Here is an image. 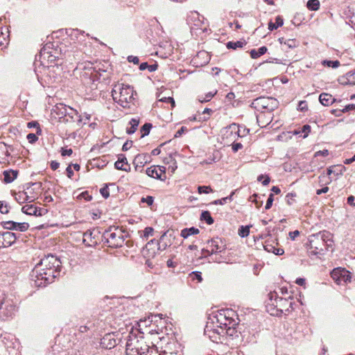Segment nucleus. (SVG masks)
Segmentation results:
<instances>
[{"label":"nucleus","instance_id":"1a4fd4ad","mask_svg":"<svg viewBox=\"0 0 355 355\" xmlns=\"http://www.w3.org/2000/svg\"><path fill=\"white\" fill-rule=\"evenodd\" d=\"M232 312L229 311H220L216 315V327L217 329H225L228 326H236V321L230 316Z\"/></svg>","mask_w":355,"mask_h":355},{"label":"nucleus","instance_id":"9b49d317","mask_svg":"<svg viewBox=\"0 0 355 355\" xmlns=\"http://www.w3.org/2000/svg\"><path fill=\"white\" fill-rule=\"evenodd\" d=\"M331 277L338 285L351 282V273L344 268H335L331 272Z\"/></svg>","mask_w":355,"mask_h":355},{"label":"nucleus","instance_id":"c756f323","mask_svg":"<svg viewBox=\"0 0 355 355\" xmlns=\"http://www.w3.org/2000/svg\"><path fill=\"white\" fill-rule=\"evenodd\" d=\"M200 232L198 228L191 227L189 228H184L181 231L180 236L184 239L188 238L189 236L198 234Z\"/></svg>","mask_w":355,"mask_h":355},{"label":"nucleus","instance_id":"dca6fc26","mask_svg":"<svg viewBox=\"0 0 355 355\" xmlns=\"http://www.w3.org/2000/svg\"><path fill=\"white\" fill-rule=\"evenodd\" d=\"M63 122L76 123L78 126L81 125L82 119L80 115L78 114L77 110L71 107H68L66 112V116L62 119Z\"/></svg>","mask_w":355,"mask_h":355},{"label":"nucleus","instance_id":"423d86ee","mask_svg":"<svg viewBox=\"0 0 355 355\" xmlns=\"http://www.w3.org/2000/svg\"><path fill=\"white\" fill-rule=\"evenodd\" d=\"M329 232H319L309 236V246L310 255L323 254L326 240L329 236Z\"/></svg>","mask_w":355,"mask_h":355},{"label":"nucleus","instance_id":"cd10ccee","mask_svg":"<svg viewBox=\"0 0 355 355\" xmlns=\"http://www.w3.org/2000/svg\"><path fill=\"white\" fill-rule=\"evenodd\" d=\"M214 331H216V332L218 334H221L222 336L225 335H228L230 336H233L236 332L235 326H228L225 329H213ZM214 333L215 331H213Z\"/></svg>","mask_w":355,"mask_h":355},{"label":"nucleus","instance_id":"680f3d73","mask_svg":"<svg viewBox=\"0 0 355 355\" xmlns=\"http://www.w3.org/2000/svg\"><path fill=\"white\" fill-rule=\"evenodd\" d=\"M73 153V150L71 148H63L61 149V155L62 156H70Z\"/></svg>","mask_w":355,"mask_h":355},{"label":"nucleus","instance_id":"9d476101","mask_svg":"<svg viewBox=\"0 0 355 355\" xmlns=\"http://www.w3.org/2000/svg\"><path fill=\"white\" fill-rule=\"evenodd\" d=\"M207 248L209 249H202L203 252H207L208 255L220 253L226 250L225 242L219 237H215L207 242Z\"/></svg>","mask_w":355,"mask_h":355},{"label":"nucleus","instance_id":"20e7f679","mask_svg":"<svg viewBox=\"0 0 355 355\" xmlns=\"http://www.w3.org/2000/svg\"><path fill=\"white\" fill-rule=\"evenodd\" d=\"M100 62H87L79 64L76 69L80 71V77L85 83H94L100 79L102 73L106 72V69L101 67Z\"/></svg>","mask_w":355,"mask_h":355},{"label":"nucleus","instance_id":"09e8293b","mask_svg":"<svg viewBox=\"0 0 355 355\" xmlns=\"http://www.w3.org/2000/svg\"><path fill=\"white\" fill-rule=\"evenodd\" d=\"M331 175H333V166L329 167L327 170L326 175L327 176V180L324 182L325 185L329 184L332 182L333 177Z\"/></svg>","mask_w":355,"mask_h":355},{"label":"nucleus","instance_id":"e2e57ef3","mask_svg":"<svg viewBox=\"0 0 355 355\" xmlns=\"http://www.w3.org/2000/svg\"><path fill=\"white\" fill-rule=\"evenodd\" d=\"M352 110L355 111V104H354V103L348 104V105H345V107L342 110L343 113L347 112L349 111H352Z\"/></svg>","mask_w":355,"mask_h":355},{"label":"nucleus","instance_id":"bf43d9fd","mask_svg":"<svg viewBox=\"0 0 355 355\" xmlns=\"http://www.w3.org/2000/svg\"><path fill=\"white\" fill-rule=\"evenodd\" d=\"M26 138L28 140L29 143H31V144L35 143L38 139L36 135H35L33 133L28 134Z\"/></svg>","mask_w":355,"mask_h":355},{"label":"nucleus","instance_id":"7ed1b4c3","mask_svg":"<svg viewBox=\"0 0 355 355\" xmlns=\"http://www.w3.org/2000/svg\"><path fill=\"white\" fill-rule=\"evenodd\" d=\"M135 95L137 93L134 91L133 87L123 83L116 84L112 90L114 101L124 108L134 105Z\"/></svg>","mask_w":355,"mask_h":355},{"label":"nucleus","instance_id":"f257e3e1","mask_svg":"<svg viewBox=\"0 0 355 355\" xmlns=\"http://www.w3.org/2000/svg\"><path fill=\"white\" fill-rule=\"evenodd\" d=\"M61 262L52 254L45 256L35 265L30 275L33 285L36 287L46 286L52 283L60 272Z\"/></svg>","mask_w":355,"mask_h":355},{"label":"nucleus","instance_id":"79ce46f5","mask_svg":"<svg viewBox=\"0 0 355 355\" xmlns=\"http://www.w3.org/2000/svg\"><path fill=\"white\" fill-rule=\"evenodd\" d=\"M299 44V42L295 39H287L286 41H285L284 45L286 46L288 49H294L298 46Z\"/></svg>","mask_w":355,"mask_h":355},{"label":"nucleus","instance_id":"f03ea898","mask_svg":"<svg viewBox=\"0 0 355 355\" xmlns=\"http://www.w3.org/2000/svg\"><path fill=\"white\" fill-rule=\"evenodd\" d=\"M291 296L288 298L279 297L276 292L268 294V302L266 304L267 311L275 316H281L284 311L290 312L294 310L295 302Z\"/></svg>","mask_w":355,"mask_h":355},{"label":"nucleus","instance_id":"e433bc0d","mask_svg":"<svg viewBox=\"0 0 355 355\" xmlns=\"http://www.w3.org/2000/svg\"><path fill=\"white\" fill-rule=\"evenodd\" d=\"M306 6L310 10H318L320 8V1L318 0H309Z\"/></svg>","mask_w":355,"mask_h":355},{"label":"nucleus","instance_id":"72a5a7b5","mask_svg":"<svg viewBox=\"0 0 355 355\" xmlns=\"http://www.w3.org/2000/svg\"><path fill=\"white\" fill-rule=\"evenodd\" d=\"M139 68L141 71L148 69L150 72H153L157 69L158 64L157 63L148 64V62H142L140 64Z\"/></svg>","mask_w":355,"mask_h":355},{"label":"nucleus","instance_id":"69168bd1","mask_svg":"<svg viewBox=\"0 0 355 355\" xmlns=\"http://www.w3.org/2000/svg\"><path fill=\"white\" fill-rule=\"evenodd\" d=\"M127 60L129 62H132L135 64H138L139 62V59L137 56L129 55Z\"/></svg>","mask_w":355,"mask_h":355},{"label":"nucleus","instance_id":"f704fd0d","mask_svg":"<svg viewBox=\"0 0 355 355\" xmlns=\"http://www.w3.org/2000/svg\"><path fill=\"white\" fill-rule=\"evenodd\" d=\"M200 219L205 220L208 225H212L214 222L209 211H203L201 213Z\"/></svg>","mask_w":355,"mask_h":355},{"label":"nucleus","instance_id":"6ab92c4d","mask_svg":"<svg viewBox=\"0 0 355 355\" xmlns=\"http://www.w3.org/2000/svg\"><path fill=\"white\" fill-rule=\"evenodd\" d=\"M146 174L156 179L162 180L164 179L162 178V174L166 173V168L163 166H159V169L157 170L155 166H150L146 169Z\"/></svg>","mask_w":355,"mask_h":355},{"label":"nucleus","instance_id":"603ef678","mask_svg":"<svg viewBox=\"0 0 355 355\" xmlns=\"http://www.w3.org/2000/svg\"><path fill=\"white\" fill-rule=\"evenodd\" d=\"M166 233L164 232L160 237L159 242L158 243V250H164L167 247V244L166 243H163L162 241L164 236H166Z\"/></svg>","mask_w":355,"mask_h":355},{"label":"nucleus","instance_id":"774afa93","mask_svg":"<svg viewBox=\"0 0 355 355\" xmlns=\"http://www.w3.org/2000/svg\"><path fill=\"white\" fill-rule=\"evenodd\" d=\"M347 203L349 205L355 206V197L353 196H350L347 198Z\"/></svg>","mask_w":355,"mask_h":355},{"label":"nucleus","instance_id":"b1692460","mask_svg":"<svg viewBox=\"0 0 355 355\" xmlns=\"http://www.w3.org/2000/svg\"><path fill=\"white\" fill-rule=\"evenodd\" d=\"M19 171L17 170H6L3 172V182L6 184H9L12 182L18 175Z\"/></svg>","mask_w":355,"mask_h":355},{"label":"nucleus","instance_id":"c03bdc74","mask_svg":"<svg viewBox=\"0 0 355 355\" xmlns=\"http://www.w3.org/2000/svg\"><path fill=\"white\" fill-rule=\"evenodd\" d=\"M216 94V92H215L214 93H213V92H208L207 94H205V96L204 97L203 96H199L198 101L200 103L208 102L214 96V95Z\"/></svg>","mask_w":355,"mask_h":355},{"label":"nucleus","instance_id":"58836bf2","mask_svg":"<svg viewBox=\"0 0 355 355\" xmlns=\"http://www.w3.org/2000/svg\"><path fill=\"white\" fill-rule=\"evenodd\" d=\"M250 225L241 226L239 229V235L242 238L248 236L250 234Z\"/></svg>","mask_w":355,"mask_h":355},{"label":"nucleus","instance_id":"39448f33","mask_svg":"<svg viewBox=\"0 0 355 355\" xmlns=\"http://www.w3.org/2000/svg\"><path fill=\"white\" fill-rule=\"evenodd\" d=\"M124 231L119 227H110L106 230L103 235L102 241L106 243L108 247L117 248L123 246L125 237Z\"/></svg>","mask_w":355,"mask_h":355},{"label":"nucleus","instance_id":"ddd939ff","mask_svg":"<svg viewBox=\"0 0 355 355\" xmlns=\"http://www.w3.org/2000/svg\"><path fill=\"white\" fill-rule=\"evenodd\" d=\"M19 235V234H17L9 231L0 232V248H8L13 245Z\"/></svg>","mask_w":355,"mask_h":355},{"label":"nucleus","instance_id":"5701e85b","mask_svg":"<svg viewBox=\"0 0 355 355\" xmlns=\"http://www.w3.org/2000/svg\"><path fill=\"white\" fill-rule=\"evenodd\" d=\"M339 81L343 85H355V69L348 71Z\"/></svg>","mask_w":355,"mask_h":355},{"label":"nucleus","instance_id":"37998d69","mask_svg":"<svg viewBox=\"0 0 355 355\" xmlns=\"http://www.w3.org/2000/svg\"><path fill=\"white\" fill-rule=\"evenodd\" d=\"M322 64L331 68H337L340 66V62L338 60H324Z\"/></svg>","mask_w":355,"mask_h":355},{"label":"nucleus","instance_id":"2f4dec72","mask_svg":"<svg viewBox=\"0 0 355 355\" xmlns=\"http://www.w3.org/2000/svg\"><path fill=\"white\" fill-rule=\"evenodd\" d=\"M284 24V20L281 16H277L275 18V23L270 21L268 23V29L272 31L282 26Z\"/></svg>","mask_w":355,"mask_h":355},{"label":"nucleus","instance_id":"4468645a","mask_svg":"<svg viewBox=\"0 0 355 355\" xmlns=\"http://www.w3.org/2000/svg\"><path fill=\"white\" fill-rule=\"evenodd\" d=\"M241 126L236 123H232L225 128V133L223 134V139L236 140L238 137H241Z\"/></svg>","mask_w":355,"mask_h":355},{"label":"nucleus","instance_id":"ea45409f","mask_svg":"<svg viewBox=\"0 0 355 355\" xmlns=\"http://www.w3.org/2000/svg\"><path fill=\"white\" fill-rule=\"evenodd\" d=\"M345 168L342 165L333 166V175L337 178L338 176L342 175Z\"/></svg>","mask_w":355,"mask_h":355},{"label":"nucleus","instance_id":"49530a36","mask_svg":"<svg viewBox=\"0 0 355 355\" xmlns=\"http://www.w3.org/2000/svg\"><path fill=\"white\" fill-rule=\"evenodd\" d=\"M296 197L295 193H288L286 196V201L288 205H292L295 202V198Z\"/></svg>","mask_w":355,"mask_h":355},{"label":"nucleus","instance_id":"0eeeda50","mask_svg":"<svg viewBox=\"0 0 355 355\" xmlns=\"http://www.w3.org/2000/svg\"><path fill=\"white\" fill-rule=\"evenodd\" d=\"M278 106L277 101L272 97L260 96L254 99L251 107L261 112H271Z\"/></svg>","mask_w":355,"mask_h":355},{"label":"nucleus","instance_id":"f3484780","mask_svg":"<svg viewBox=\"0 0 355 355\" xmlns=\"http://www.w3.org/2000/svg\"><path fill=\"white\" fill-rule=\"evenodd\" d=\"M21 211L26 215L42 216L47 213V209L36 207L33 205H26L22 207Z\"/></svg>","mask_w":355,"mask_h":355},{"label":"nucleus","instance_id":"6e6552de","mask_svg":"<svg viewBox=\"0 0 355 355\" xmlns=\"http://www.w3.org/2000/svg\"><path fill=\"white\" fill-rule=\"evenodd\" d=\"M16 311V304L12 299L4 297L0 300V318L2 320L12 318Z\"/></svg>","mask_w":355,"mask_h":355},{"label":"nucleus","instance_id":"052dcab7","mask_svg":"<svg viewBox=\"0 0 355 355\" xmlns=\"http://www.w3.org/2000/svg\"><path fill=\"white\" fill-rule=\"evenodd\" d=\"M243 148V145L241 143L233 142L232 144V149L234 153H236L239 150Z\"/></svg>","mask_w":355,"mask_h":355},{"label":"nucleus","instance_id":"7c9ffc66","mask_svg":"<svg viewBox=\"0 0 355 355\" xmlns=\"http://www.w3.org/2000/svg\"><path fill=\"white\" fill-rule=\"evenodd\" d=\"M139 124V119L133 118L129 121L130 128H126V132L128 135H132L135 132L137 129V127Z\"/></svg>","mask_w":355,"mask_h":355},{"label":"nucleus","instance_id":"f8f14e48","mask_svg":"<svg viewBox=\"0 0 355 355\" xmlns=\"http://www.w3.org/2000/svg\"><path fill=\"white\" fill-rule=\"evenodd\" d=\"M100 232L98 230H88L83 233V243L87 247H96L98 243Z\"/></svg>","mask_w":355,"mask_h":355},{"label":"nucleus","instance_id":"5fc2aeb1","mask_svg":"<svg viewBox=\"0 0 355 355\" xmlns=\"http://www.w3.org/2000/svg\"><path fill=\"white\" fill-rule=\"evenodd\" d=\"M274 196L272 193H270L268 196V198L266 201V206H265V209L266 210L270 209V207H272V202L274 201V198H273Z\"/></svg>","mask_w":355,"mask_h":355},{"label":"nucleus","instance_id":"4c0bfd02","mask_svg":"<svg viewBox=\"0 0 355 355\" xmlns=\"http://www.w3.org/2000/svg\"><path fill=\"white\" fill-rule=\"evenodd\" d=\"M152 126V124L150 123H146L144 125H143L140 129L141 133V137H144L145 136L148 135Z\"/></svg>","mask_w":355,"mask_h":355},{"label":"nucleus","instance_id":"2eb2a0df","mask_svg":"<svg viewBox=\"0 0 355 355\" xmlns=\"http://www.w3.org/2000/svg\"><path fill=\"white\" fill-rule=\"evenodd\" d=\"M1 225L6 230H17L21 232H26L29 227L28 223H17L12 220L2 221Z\"/></svg>","mask_w":355,"mask_h":355},{"label":"nucleus","instance_id":"6e6d98bb","mask_svg":"<svg viewBox=\"0 0 355 355\" xmlns=\"http://www.w3.org/2000/svg\"><path fill=\"white\" fill-rule=\"evenodd\" d=\"M27 126L28 128H37V134H40L42 130L39 127V123L37 122V121H31V122H28V124H27Z\"/></svg>","mask_w":355,"mask_h":355},{"label":"nucleus","instance_id":"a18cd8bd","mask_svg":"<svg viewBox=\"0 0 355 355\" xmlns=\"http://www.w3.org/2000/svg\"><path fill=\"white\" fill-rule=\"evenodd\" d=\"M198 191L200 194L201 193H209L213 192V189L210 186H199L198 187Z\"/></svg>","mask_w":355,"mask_h":355},{"label":"nucleus","instance_id":"de8ad7c7","mask_svg":"<svg viewBox=\"0 0 355 355\" xmlns=\"http://www.w3.org/2000/svg\"><path fill=\"white\" fill-rule=\"evenodd\" d=\"M114 167L117 170H121L125 171H130V166L128 165V167H123V164L121 163V161L117 160L114 163Z\"/></svg>","mask_w":355,"mask_h":355},{"label":"nucleus","instance_id":"3c124183","mask_svg":"<svg viewBox=\"0 0 355 355\" xmlns=\"http://www.w3.org/2000/svg\"><path fill=\"white\" fill-rule=\"evenodd\" d=\"M300 132L301 133H304L303 138L307 137L309 133L311 132V126L308 124L303 125L300 129Z\"/></svg>","mask_w":355,"mask_h":355},{"label":"nucleus","instance_id":"c85d7f7f","mask_svg":"<svg viewBox=\"0 0 355 355\" xmlns=\"http://www.w3.org/2000/svg\"><path fill=\"white\" fill-rule=\"evenodd\" d=\"M268 51V49L266 46H263L257 49H252L250 51V56L252 59H257L259 58L261 55L265 54Z\"/></svg>","mask_w":355,"mask_h":355},{"label":"nucleus","instance_id":"4d7b16f0","mask_svg":"<svg viewBox=\"0 0 355 355\" xmlns=\"http://www.w3.org/2000/svg\"><path fill=\"white\" fill-rule=\"evenodd\" d=\"M100 193L104 198H107L110 196V192L107 186L100 189Z\"/></svg>","mask_w":355,"mask_h":355},{"label":"nucleus","instance_id":"13d9d810","mask_svg":"<svg viewBox=\"0 0 355 355\" xmlns=\"http://www.w3.org/2000/svg\"><path fill=\"white\" fill-rule=\"evenodd\" d=\"M141 201L142 202H146L148 206H150L153 204L154 198L153 196H148L146 198H142Z\"/></svg>","mask_w":355,"mask_h":355},{"label":"nucleus","instance_id":"393cba45","mask_svg":"<svg viewBox=\"0 0 355 355\" xmlns=\"http://www.w3.org/2000/svg\"><path fill=\"white\" fill-rule=\"evenodd\" d=\"M149 162V155L148 154H139L134 159V164L136 165L135 168L138 166L143 167Z\"/></svg>","mask_w":355,"mask_h":355},{"label":"nucleus","instance_id":"8fccbe9b","mask_svg":"<svg viewBox=\"0 0 355 355\" xmlns=\"http://www.w3.org/2000/svg\"><path fill=\"white\" fill-rule=\"evenodd\" d=\"M297 110L300 112H306L308 110V104L306 101H300L298 103Z\"/></svg>","mask_w":355,"mask_h":355},{"label":"nucleus","instance_id":"4be33fe9","mask_svg":"<svg viewBox=\"0 0 355 355\" xmlns=\"http://www.w3.org/2000/svg\"><path fill=\"white\" fill-rule=\"evenodd\" d=\"M213 329H217L214 322H212V324L206 325L205 328V334L207 335L213 342L218 343L217 340L218 338H220L219 336H221V334H218L216 332H212V331H214Z\"/></svg>","mask_w":355,"mask_h":355},{"label":"nucleus","instance_id":"a211bd4d","mask_svg":"<svg viewBox=\"0 0 355 355\" xmlns=\"http://www.w3.org/2000/svg\"><path fill=\"white\" fill-rule=\"evenodd\" d=\"M6 19L5 17L0 18V49H3L8 44V30L7 28L3 26V20Z\"/></svg>","mask_w":355,"mask_h":355},{"label":"nucleus","instance_id":"864d4df0","mask_svg":"<svg viewBox=\"0 0 355 355\" xmlns=\"http://www.w3.org/2000/svg\"><path fill=\"white\" fill-rule=\"evenodd\" d=\"M154 230L151 227H147L144 230V234L141 236L143 238H148L150 236H153Z\"/></svg>","mask_w":355,"mask_h":355},{"label":"nucleus","instance_id":"a19ab883","mask_svg":"<svg viewBox=\"0 0 355 355\" xmlns=\"http://www.w3.org/2000/svg\"><path fill=\"white\" fill-rule=\"evenodd\" d=\"M111 336H112L110 334H107V335L103 337V341H102V344L105 345V342L106 340H109L110 343L107 345L106 347H109L110 349L112 347H114L116 345V340L113 339V342H112Z\"/></svg>","mask_w":355,"mask_h":355},{"label":"nucleus","instance_id":"473e14b6","mask_svg":"<svg viewBox=\"0 0 355 355\" xmlns=\"http://www.w3.org/2000/svg\"><path fill=\"white\" fill-rule=\"evenodd\" d=\"M246 44L247 43L245 40H239V41H236V42L230 41L226 44V46L229 49L235 50L238 48L243 47L244 46L246 45Z\"/></svg>","mask_w":355,"mask_h":355},{"label":"nucleus","instance_id":"aec40b11","mask_svg":"<svg viewBox=\"0 0 355 355\" xmlns=\"http://www.w3.org/2000/svg\"><path fill=\"white\" fill-rule=\"evenodd\" d=\"M39 59L44 67L45 66V60L47 61L48 64L54 63L56 60V57L52 54H50L49 52L46 51V47L44 46L42 49H41L39 55Z\"/></svg>","mask_w":355,"mask_h":355},{"label":"nucleus","instance_id":"c9c22d12","mask_svg":"<svg viewBox=\"0 0 355 355\" xmlns=\"http://www.w3.org/2000/svg\"><path fill=\"white\" fill-rule=\"evenodd\" d=\"M11 207L10 204L4 200H0V213L7 214L10 212Z\"/></svg>","mask_w":355,"mask_h":355},{"label":"nucleus","instance_id":"338daca9","mask_svg":"<svg viewBox=\"0 0 355 355\" xmlns=\"http://www.w3.org/2000/svg\"><path fill=\"white\" fill-rule=\"evenodd\" d=\"M329 155V151L328 150H319V151H317L315 153V157H318V156H323V157H326Z\"/></svg>","mask_w":355,"mask_h":355},{"label":"nucleus","instance_id":"a878e982","mask_svg":"<svg viewBox=\"0 0 355 355\" xmlns=\"http://www.w3.org/2000/svg\"><path fill=\"white\" fill-rule=\"evenodd\" d=\"M335 101L332 95L327 93H322L319 96V101L324 106L331 105Z\"/></svg>","mask_w":355,"mask_h":355},{"label":"nucleus","instance_id":"0e129e2a","mask_svg":"<svg viewBox=\"0 0 355 355\" xmlns=\"http://www.w3.org/2000/svg\"><path fill=\"white\" fill-rule=\"evenodd\" d=\"M132 145V141H131V140L126 141L122 146V150L127 151L128 150H129L131 148Z\"/></svg>","mask_w":355,"mask_h":355},{"label":"nucleus","instance_id":"412c9836","mask_svg":"<svg viewBox=\"0 0 355 355\" xmlns=\"http://www.w3.org/2000/svg\"><path fill=\"white\" fill-rule=\"evenodd\" d=\"M69 106L63 103H58L53 106L52 112L60 119L62 120L66 116V112Z\"/></svg>","mask_w":355,"mask_h":355},{"label":"nucleus","instance_id":"bb28decb","mask_svg":"<svg viewBox=\"0 0 355 355\" xmlns=\"http://www.w3.org/2000/svg\"><path fill=\"white\" fill-rule=\"evenodd\" d=\"M15 199L19 204H23L26 202H33L34 200H30L29 196L24 191L15 193Z\"/></svg>","mask_w":355,"mask_h":355}]
</instances>
